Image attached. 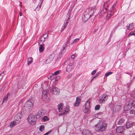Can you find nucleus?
I'll return each instance as SVG.
<instances>
[{
	"instance_id": "1",
	"label": "nucleus",
	"mask_w": 135,
	"mask_h": 135,
	"mask_svg": "<svg viewBox=\"0 0 135 135\" xmlns=\"http://www.w3.org/2000/svg\"><path fill=\"white\" fill-rule=\"evenodd\" d=\"M107 124L106 123L101 120L95 125L94 128L95 131L102 132L104 131L107 127Z\"/></svg>"
},
{
	"instance_id": "23",
	"label": "nucleus",
	"mask_w": 135,
	"mask_h": 135,
	"mask_svg": "<svg viewBox=\"0 0 135 135\" xmlns=\"http://www.w3.org/2000/svg\"><path fill=\"white\" fill-rule=\"evenodd\" d=\"M127 28L129 30H131L133 28V25L132 23L129 24L128 25H127Z\"/></svg>"
},
{
	"instance_id": "42",
	"label": "nucleus",
	"mask_w": 135,
	"mask_h": 135,
	"mask_svg": "<svg viewBox=\"0 0 135 135\" xmlns=\"http://www.w3.org/2000/svg\"><path fill=\"white\" fill-rule=\"evenodd\" d=\"M52 131L51 130L50 131L45 134L44 135H47L50 134V133Z\"/></svg>"
},
{
	"instance_id": "31",
	"label": "nucleus",
	"mask_w": 135,
	"mask_h": 135,
	"mask_svg": "<svg viewBox=\"0 0 135 135\" xmlns=\"http://www.w3.org/2000/svg\"><path fill=\"white\" fill-rule=\"evenodd\" d=\"M39 49L40 52H42L44 50V47L41 45L39 47Z\"/></svg>"
},
{
	"instance_id": "22",
	"label": "nucleus",
	"mask_w": 135,
	"mask_h": 135,
	"mask_svg": "<svg viewBox=\"0 0 135 135\" xmlns=\"http://www.w3.org/2000/svg\"><path fill=\"white\" fill-rule=\"evenodd\" d=\"M19 124L17 123L16 121L14 120L10 124V127H12L13 126H15L16 124Z\"/></svg>"
},
{
	"instance_id": "53",
	"label": "nucleus",
	"mask_w": 135,
	"mask_h": 135,
	"mask_svg": "<svg viewBox=\"0 0 135 135\" xmlns=\"http://www.w3.org/2000/svg\"><path fill=\"white\" fill-rule=\"evenodd\" d=\"M108 17L109 18H108V19H109V18H110V16L109 17L108 16V15H107V17L108 18Z\"/></svg>"
},
{
	"instance_id": "26",
	"label": "nucleus",
	"mask_w": 135,
	"mask_h": 135,
	"mask_svg": "<svg viewBox=\"0 0 135 135\" xmlns=\"http://www.w3.org/2000/svg\"><path fill=\"white\" fill-rule=\"evenodd\" d=\"M38 112L40 114L41 116L44 115L45 112L44 111L43 109H41Z\"/></svg>"
},
{
	"instance_id": "51",
	"label": "nucleus",
	"mask_w": 135,
	"mask_h": 135,
	"mask_svg": "<svg viewBox=\"0 0 135 135\" xmlns=\"http://www.w3.org/2000/svg\"><path fill=\"white\" fill-rule=\"evenodd\" d=\"M131 95H132V97H135V95H133V94H132Z\"/></svg>"
},
{
	"instance_id": "49",
	"label": "nucleus",
	"mask_w": 135,
	"mask_h": 135,
	"mask_svg": "<svg viewBox=\"0 0 135 135\" xmlns=\"http://www.w3.org/2000/svg\"><path fill=\"white\" fill-rule=\"evenodd\" d=\"M20 16H22V12H21L20 13Z\"/></svg>"
},
{
	"instance_id": "17",
	"label": "nucleus",
	"mask_w": 135,
	"mask_h": 135,
	"mask_svg": "<svg viewBox=\"0 0 135 135\" xmlns=\"http://www.w3.org/2000/svg\"><path fill=\"white\" fill-rule=\"evenodd\" d=\"M81 101V99L78 97H77L76 98V102L75 104L74 105L76 107H77L79 105L80 102Z\"/></svg>"
},
{
	"instance_id": "4",
	"label": "nucleus",
	"mask_w": 135,
	"mask_h": 135,
	"mask_svg": "<svg viewBox=\"0 0 135 135\" xmlns=\"http://www.w3.org/2000/svg\"><path fill=\"white\" fill-rule=\"evenodd\" d=\"M133 102V100L130 99L126 103L124 107V111H127L129 110L132 107Z\"/></svg>"
},
{
	"instance_id": "34",
	"label": "nucleus",
	"mask_w": 135,
	"mask_h": 135,
	"mask_svg": "<svg viewBox=\"0 0 135 135\" xmlns=\"http://www.w3.org/2000/svg\"><path fill=\"white\" fill-rule=\"evenodd\" d=\"M44 128V126H41L39 128V130L41 132H42L43 131Z\"/></svg>"
},
{
	"instance_id": "25",
	"label": "nucleus",
	"mask_w": 135,
	"mask_h": 135,
	"mask_svg": "<svg viewBox=\"0 0 135 135\" xmlns=\"http://www.w3.org/2000/svg\"><path fill=\"white\" fill-rule=\"evenodd\" d=\"M69 108L67 107H66L64 109V112L63 113L60 114L61 115H63L66 114L68 112V111H69Z\"/></svg>"
},
{
	"instance_id": "45",
	"label": "nucleus",
	"mask_w": 135,
	"mask_h": 135,
	"mask_svg": "<svg viewBox=\"0 0 135 135\" xmlns=\"http://www.w3.org/2000/svg\"><path fill=\"white\" fill-rule=\"evenodd\" d=\"M75 56L74 55H73L71 57V58L72 59H74V58L75 57Z\"/></svg>"
},
{
	"instance_id": "59",
	"label": "nucleus",
	"mask_w": 135,
	"mask_h": 135,
	"mask_svg": "<svg viewBox=\"0 0 135 135\" xmlns=\"http://www.w3.org/2000/svg\"><path fill=\"white\" fill-rule=\"evenodd\" d=\"M20 4H21V2H20Z\"/></svg>"
},
{
	"instance_id": "48",
	"label": "nucleus",
	"mask_w": 135,
	"mask_h": 135,
	"mask_svg": "<svg viewBox=\"0 0 135 135\" xmlns=\"http://www.w3.org/2000/svg\"><path fill=\"white\" fill-rule=\"evenodd\" d=\"M71 75H69L67 76V78H68L70 79L71 78Z\"/></svg>"
},
{
	"instance_id": "33",
	"label": "nucleus",
	"mask_w": 135,
	"mask_h": 135,
	"mask_svg": "<svg viewBox=\"0 0 135 135\" xmlns=\"http://www.w3.org/2000/svg\"><path fill=\"white\" fill-rule=\"evenodd\" d=\"M80 40V39L79 38H77L75 39L74 41H73V42L71 43V44H75L76 43V42H78Z\"/></svg>"
},
{
	"instance_id": "11",
	"label": "nucleus",
	"mask_w": 135,
	"mask_h": 135,
	"mask_svg": "<svg viewBox=\"0 0 135 135\" xmlns=\"http://www.w3.org/2000/svg\"><path fill=\"white\" fill-rule=\"evenodd\" d=\"M90 17L89 14H88L85 12L82 16V20L84 22H86Z\"/></svg>"
},
{
	"instance_id": "38",
	"label": "nucleus",
	"mask_w": 135,
	"mask_h": 135,
	"mask_svg": "<svg viewBox=\"0 0 135 135\" xmlns=\"http://www.w3.org/2000/svg\"><path fill=\"white\" fill-rule=\"evenodd\" d=\"M61 72L60 71V70H58L57 71H56L55 72H54L53 74V75H56L58 74H59Z\"/></svg>"
},
{
	"instance_id": "32",
	"label": "nucleus",
	"mask_w": 135,
	"mask_h": 135,
	"mask_svg": "<svg viewBox=\"0 0 135 135\" xmlns=\"http://www.w3.org/2000/svg\"><path fill=\"white\" fill-rule=\"evenodd\" d=\"M113 73V72H109L108 73H106L105 75V77H107V76H108L110 75L111 74Z\"/></svg>"
},
{
	"instance_id": "29",
	"label": "nucleus",
	"mask_w": 135,
	"mask_h": 135,
	"mask_svg": "<svg viewBox=\"0 0 135 135\" xmlns=\"http://www.w3.org/2000/svg\"><path fill=\"white\" fill-rule=\"evenodd\" d=\"M34 115L35 116V118L36 119L38 118L41 116L40 115V114L38 112L36 114Z\"/></svg>"
},
{
	"instance_id": "55",
	"label": "nucleus",
	"mask_w": 135,
	"mask_h": 135,
	"mask_svg": "<svg viewBox=\"0 0 135 135\" xmlns=\"http://www.w3.org/2000/svg\"><path fill=\"white\" fill-rule=\"evenodd\" d=\"M93 78L91 79V80L90 81V82H91V81L93 80Z\"/></svg>"
},
{
	"instance_id": "18",
	"label": "nucleus",
	"mask_w": 135,
	"mask_h": 135,
	"mask_svg": "<svg viewBox=\"0 0 135 135\" xmlns=\"http://www.w3.org/2000/svg\"><path fill=\"white\" fill-rule=\"evenodd\" d=\"M48 35V34L47 33L45 34L44 36L42 37L41 38L40 42H40V44L41 42L42 43L43 41H44L45 39V38L47 37Z\"/></svg>"
},
{
	"instance_id": "19",
	"label": "nucleus",
	"mask_w": 135,
	"mask_h": 135,
	"mask_svg": "<svg viewBox=\"0 0 135 135\" xmlns=\"http://www.w3.org/2000/svg\"><path fill=\"white\" fill-rule=\"evenodd\" d=\"M125 118H120L118 121V123L120 125H122L123 123H124L125 120Z\"/></svg>"
},
{
	"instance_id": "47",
	"label": "nucleus",
	"mask_w": 135,
	"mask_h": 135,
	"mask_svg": "<svg viewBox=\"0 0 135 135\" xmlns=\"http://www.w3.org/2000/svg\"><path fill=\"white\" fill-rule=\"evenodd\" d=\"M66 47V46H65L64 45L63 46V49H62V50L63 51Z\"/></svg>"
},
{
	"instance_id": "24",
	"label": "nucleus",
	"mask_w": 135,
	"mask_h": 135,
	"mask_svg": "<svg viewBox=\"0 0 135 135\" xmlns=\"http://www.w3.org/2000/svg\"><path fill=\"white\" fill-rule=\"evenodd\" d=\"M33 62V59L32 57H29L27 61V64L28 66Z\"/></svg>"
},
{
	"instance_id": "30",
	"label": "nucleus",
	"mask_w": 135,
	"mask_h": 135,
	"mask_svg": "<svg viewBox=\"0 0 135 135\" xmlns=\"http://www.w3.org/2000/svg\"><path fill=\"white\" fill-rule=\"evenodd\" d=\"M71 35L69 37V38H68V41L67 42H66V43H65V45H64L65 46H66V47H67L69 45V42L70 41V38L71 37Z\"/></svg>"
},
{
	"instance_id": "10",
	"label": "nucleus",
	"mask_w": 135,
	"mask_h": 135,
	"mask_svg": "<svg viewBox=\"0 0 135 135\" xmlns=\"http://www.w3.org/2000/svg\"><path fill=\"white\" fill-rule=\"evenodd\" d=\"M54 54L50 55L46 60L45 62L47 64L50 63L54 59Z\"/></svg>"
},
{
	"instance_id": "52",
	"label": "nucleus",
	"mask_w": 135,
	"mask_h": 135,
	"mask_svg": "<svg viewBox=\"0 0 135 135\" xmlns=\"http://www.w3.org/2000/svg\"><path fill=\"white\" fill-rule=\"evenodd\" d=\"M129 48L128 47L127 48H126V51H127L128 50H129Z\"/></svg>"
},
{
	"instance_id": "3",
	"label": "nucleus",
	"mask_w": 135,
	"mask_h": 135,
	"mask_svg": "<svg viewBox=\"0 0 135 135\" xmlns=\"http://www.w3.org/2000/svg\"><path fill=\"white\" fill-rule=\"evenodd\" d=\"M36 118H35L34 115L32 114H30L28 116L27 120L28 122L31 125H34L36 121Z\"/></svg>"
},
{
	"instance_id": "28",
	"label": "nucleus",
	"mask_w": 135,
	"mask_h": 135,
	"mask_svg": "<svg viewBox=\"0 0 135 135\" xmlns=\"http://www.w3.org/2000/svg\"><path fill=\"white\" fill-rule=\"evenodd\" d=\"M114 13V12L113 11V7H111L110 10V12L109 13V15L110 16H112Z\"/></svg>"
},
{
	"instance_id": "58",
	"label": "nucleus",
	"mask_w": 135,
	"mask_h": 135,
	"mask_svg": "<svg viewBox=\"0 0 135 135\" xmlns=\"http://www.w3.org/2000/svg\"><path fill=\"white\" fill-rule=\"evenodd\" d=\"M20 6H21H21H22V5H21H21H20Z\"/></svg>"
},
{
	"instance_id": "56",
	"label": "nucleus",
	"mask_w": 135,
	"mask_h": 135,
	"mask_svg": "<svg viewBox=\"0 0 135 135\" xmlns=\"http://www.w3.org/2000/svg\"><path fill=\"white\" fill-rule=\"evenodd\" d=\"M95 76H96V77H97V76H97V74H96L95 75Z\"/></svg>"
},
{
	"instance_id": "39",
	"label": "nucleus",
	"mask_w": 135,
	"mask_h": 135,
	"mask_svg": "<svg viewBox=\"0 0 135 135\" xmlns=\"http://www.w3.org/2000/svg\"><path fill=\"white\" fill-rule=\"evenodd\" d=\"M8 94H7V95H6L4 98H3V100L2 102V103H3V102L4 101H6L7 100L8 98Z\"/></svg>"
},
{
	"instance_id": "57",
	"label": "nucleus",
	"mask_w": 135,
	"mask_h": 135,
	"mask_svg": "<svg viewBox=\"0 0 135 135\" xmlns=\"http://www.w3.org/2000/svg\"><path fill=\"white\" fill-rule=\"evenodd\" d=\"M103 13V12H102L101 13L102 14ZM101 13H100V14Z\"/></svg>"
},
{
	"instance_id": "44",
	"label": "nucleus",
	"mask_w": 135,
	"mask_h": 135,
	"mask_svg": "<svg viewBox=\"0 0 135 135\" xmlns=\"http://www.w3.org/2000/svg\"><path fill=\"white\" fill-rule=\"evenodd\" d=\"M43 0H40V2H41V3L40 4V5L39 6V8H40L41 7V5L42 4L43 2Z\"/></svg>"
},
{
	"instance_id": "7",
	"label": "nucleus",
	"mask_w": 135,
	"mask_h": 135,
	"mask_svg": "<svg viewBox=\"0 0 135 135\" xmlns=\"http://www.w3.org/2000/svg\"><path fill=\"white\" fill-rule=\"evenodd\" d=\"M90 103L89 101H87L85 104V106L83 107V112L84 113H87L89 111Z\"/></svg>"
},
{
	"instance_id": "50",
	"label": "nucleus",
	"mask_w": 135,
	"mask_h": 135,
	"mask_svg": "<svg viewBox=\"0 0 135 135\" xmlns=\"http://www.w3.org/2000/svg\"><path fill=\"white\" fill-rule=\"evenodd\" d=\"M131 84V83H128L127 84V86H129Z\"/></svg>"
},
{
	"instance_id": "9",
	"label": "nucleus",
	"mask_w": 135,
	"mask_h": 135,
	"mask_svg": "<svg viewBox=\"0 0 135 135\" xmlns=\"http://www.w3.org/2000/svg\"><path fill=\"white\" fill-rule=\"evenodd\" d=\"M50 90L51 92L54 95L59 94L60 93L59 89L56 87H53Z\"/></svg>"
},
{
	"instance_id": "21",
	"label": "nucleus",
	"mask_w": 135,
	"mask_h": 135,
	"mask_svg": "<svg viewBox=\"0 0 135 135\" xmlns=\"http://www.w3.org/2000/svg\"><path fill=\"white\" fill-rule=\"evenodd\" d=\"M63 106V104L61 103L58 105V109L59 112H61L62 111V108Z\"/></svg>"
},
{
	"instance_id": "12",
	"label": "nucleus",
	"mask_w": 135,
	"mask_h": 135,
	"mask_svg": "<svg viewBox=\"0 0 135 135\" xmlns=\"http://www.w3.org/2000/svg\"><path fill=\"white\" fill-rule=\"evenodd\" d=\"M108 97V95L107 94H104L102 95L100 97L99 100L102 102L103 101L107 100Z\"/></svg>"
},
{
	"instance_id": "16",
	"label": "nucleus",
	"mask_w": 135,
	"mask_h": 135,
	"mask_svg": "<svg viewBox=\"0 0 135 135\" xmlns=\"http://www.w3.org/2000/svg\"><path fill=\"white\" fill-rule=\"evenodd\" d=\"M69 17L67 19L65 20L64 22V24L63 25V26L61 28L62 30H61V31H62L65 29V27H66L67 25V24L68 23V21L69 20Z\"/></svg>"
},
{
	"instance_id": "36",
	"label": "nucleus",
	"mask_w": 135,
	"mask_h": 135,
	"mask_svg": "<svg viewBox=\"0 0 135 135\" xmlns=\"http://www.w3.org/2000/svg\"><path fill=\"white\" fill-rule=\"evenodd\" d=\"M130 113L131 114L133 115V116H134L135 115V111L134 110H132L130 111Z\"/></svg>"
},
{
	"instance_id": "27",
	"label": "nucleus",
	"mask_w": 135,
	"mask_h": 135,
	"mask_svg": "<svg viewBox=\"0 0 135 135\" xmlns=\"http://www.w3.org/2000/svg\"><path fill=\"white\" fill-rule=\"evenodd\" d=\"M120 108V106L119 105H117L115 107V111L117 112L119 110Z\"/></svg>"
},
{
	"instance_id": "35",
	"label": "nucleus",
	"mask_w": 135,
	"mask_h": 135,
	"mask_svg": "<svg viewBox=\"0 0 135 135\" xmlns=\"http://www.w3.org/2000/svg\"><path fill=\"white\" fill-rule=\"evenodd\" d=\"M42 119L44 121H45L49 120L48 118L46 116H44L42 118Z\"/></svg>"
},
{
	"instance_id": "13",
	"label": "nucleus",
	"mask_w": 135,
	"mask_h": 135,
	"mask_svg": "<svg viewBox=\"0 0 135 135\" xmlns=\"http://www.w3.org/2000/svg\"><path fill=\"white\" fill-rule=\"evenodd\" d=\"M73 64L72 63H71L67 66L66 68V71L68 72L70 71L72 69Z\"/></svg>"
},
{
	"instance_id": "46",
	"label": "nucleus",
	"mask_w": 135,
	"mask_h": 135,
	"mask_svg": "<svg viewBox=\"0 0 135 135\" xmlns=\"http://www.w3.org/2000/svg\"><path fill=\"white\" fill-rule=\"evenodd\" d=\"M101 74V72H99L96 74H97V76H99Z\"/></svg>"
},
{
	"instance_id": "43",
	"label": "nucleus",
	"mask_w": 135,
	"mask_h": 135,
	"mask_svg": "<svg viewBox=\"0 0 135 135\" xmlns=\"http://www.w3.org/2000/svg\"><path fill=\"white\" fill-rule=\"evenodd\" d=\"M96 72V70H94L91 73V75H94L95 73Z\"/></svg>"
},
{
	"instance_id": "15",
	"label": "nucleus",
	"mask_w": 135,
	"mask_h": 135,
	"mask_svg": "<svg viewBox=\"0 0 135 135\" xmlns=\"http://www.w3.org/2000/svg\"><path fill=\"white\" fill-rule=\"evenodd\" d=\"M116 131L118 133H121L123 132V127L122 126L118 127L116 129Z\"/></svg>"
},
{
	"instance_id": "54",
	"label": "nucleus",
	"mask_w": 135,
	"mask_h": 135,
	"mask_svg": "<svg viewBox=\"0 0 135 135\" xmlns=\"http://www.w3.org/2000/svg\"><path fill=\"white\" fill-rule=\"evenodd\" d=\"M96 76H95L94 77H93V79H94V78H96Z\"/></svg>"
},
{
	"instance_id": "40",
	"label": "nucleus",
	"mask_w": 135,
	"mask_h": 135,
	"mask_svg": "<svg viewBox=\"0 0 135 135\" xmlns=\"http://www.w3.org/2000/svg\"><path fill=\"white\" fill-rule=\"evenodd\" d=\"M4 75V74L3 73H2L0 74V81L2 79Z\"/></svg>"
},
{
	"instance_id": "2",
	"label": "nucleus",
	"mask_w": 135,
	"mask_h": 135,
	"mask_svg": "<svg viewBox=\"0 0 135 135\" xmlns=\"http://www.w3.org/2000/svg\"><path fill=\"white\" fill-rule=\"evenodd\" d=\"M33 104L32 102L28 101L26 102L23 106V109L26 111H31L33 108Z\"/></svg>"
},
{
	"instance_id": "8",
	"label": "nucleus",
	"mask_w": 135,
	"mask_h": 135,
	"mask_svg": "<svg viewBox=\"0 0 135 135\" xmlns=\"http://www.w3.org/2000/svg\"><path fill=\"white\" fill-rule=\"evenodd\" d=\"M22 117V113L20 112L14 117V120L16 121L17 123L20 122Z\"/></svg>"
},
{
	"instance_id": "37",
	"label": "nucleus",
	"mask_w": 135,
	"mask_h": 135,
	"mask_svg": "<svg viewBox=\"0 0 135 135\" xmlns=\"http://www.w3.org/2000/svg\"><path fill=\"white\" fill-rule=\"evenodd\" d=\"M132 35H134L135 36V33L133 32H131L129 34L128 36V37H129L130 36H132Z\"/></svg>"
},
{
	"instance_id": "20",
	"label": "nucleus",
	"mask_w": 135,
	"mask_h": 135,
	"mask_svg": "<svg viewBox=\"0 0 135 135\" xmlns=\"http://www.w3.org/2000/svg\"><path fill=\"white\" fill-rule=\"evenodd\" d=\"M133 123L131 122L127 121L126 124V128H130L132 125Z\"/></svg>"
},
{
	"instance_id": "14",
	"label": "nucleus",
	"mask_w": 135,
	"mask_h": 135,
	"mask_svg": "<svg viewBox=\"0 0 135 135\" xmlns=\"http://www.w3.org/2000/svg\"><path fill=\"white\" fill-rule=\"evenodd\" d=\"M82 134L83 135H93L91 132L88 130H84Z\"/></svg>"
},
{
	"instance_id": "41",
	"label": "nucleus",
	"mask_w": 135,
	"mask_h": 135,
	"mask_svg": "<svg viewBox=\"0 0 135 135\" xmlns=\"http://www.w3.org/2000/svg\"><path fill=\"white\" fill-rule=\"evenodd\" d=\"M100 108V106L99 105H97L95 107V109L96 110H99Z\"/></svg>"
},
{
	"instance_id": "5",
	"label": "nucleus",
	"mask_w": 135,
	"mask_h": 135,
	"mask_svg": "<svg viewBox=\"0 0 135 135\" xmlns=\"http://www.w3.org/2000/svg\"><path fill=\"white\" fill-rule=\"evenodd\" d=\"M42 97L43 100L47 102L50 101L49 97L47 96V92L45 90H44L42 91Z\"/></svg>"
},
{
	"instance_id": "6",
	"label": "nucleus",
	"mask_w": 135,
	"mask_h": 135,
	"mask_svg": "<svg viewBox=\"0 0 135 135\" xmlns=\"http://www.w3.org/2000/svg\"><path fill=\"white\" fill-rule=\"evenodd\" d=\"M96 8L95 6H94L91 8H90L87 9L85 12L88 14H89V16L91 17L93 13L95 11Z\"/></svg>"
}]
</instances>
